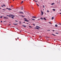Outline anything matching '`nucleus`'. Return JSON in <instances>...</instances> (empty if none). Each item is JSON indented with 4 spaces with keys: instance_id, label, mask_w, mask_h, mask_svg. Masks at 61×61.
I'll use <instances>...</instances> for the list:
<instances>
[{
    "instance_id": "nucleus-21",
    "label": "nucleus",
    "mask_w": 61,
    "mask_h": 61,
    "mask_svg": "<svg viewBox=\"0 0 61 61\" xmlns=\"http://www.w3.org/2000/svg\"><path fill=\"white\" fill-rule=\"evenodd\" d=\"M19 23L20 24H21V22L20 21H19Z\"/></svg>"
},
{
    "instance_id": "nucleus-60",
    "label": "nucleus",
    "mask_w": 61,
    "mask_h": 61,
    "mask_svg": "<svg viewBox=\"0 0 61 61\" xmlns=\"http://www.w3.org/2000/svg\"><path fill=\"white\" fill-rule=\"evenodd\" d=\"M20 32H21V31H20Z\"/></svg>"
},
{
    "instance_id": "nucleus-27",
    "label": "nucleus",
    "mask_w": 61,
    "mask_h": 61,
    "mask_svg": "<svg viewBox=\"0 0 61 61\" xmlns=\"http://www.w3.org/2000/svg\"><path fill=\"white\" fill-rule=\"evenodd\" d=\"M49 24H51V23L50 22H49Z\"/></svg>"
},
{
    "instance_id": "nucleus-17",
    "label": "nucleus",
    "mask_w": 61,
    "mask_h": 61,
    "mask_svg": "<svg viewBox=\"0 0 61 61\" xmlns=\"http://www.w3.org/2000/svg\"><path fill=\"white\" fill-rule=\"evenodd\" d=\"M43 19L45 20H46V18H44Z\"/></svg>"
},
{
    "instance_id": "nucleus-37",
    "label": "nucleus",
    "mask_w": 61,
    "mask_h": 61,
    "mask_svg": "<svg viewBox=\"0 0 61 61\" xmlns=\"http://www.w3.org/2000/svg\"><path fill=\"white\" fill-rule=\"evenodd\" d=\"M32 9H33V8L32 7Z\"/></svg>"
},
{
    "instance_id": "nucleus-6",
    "label": "nucleus",
    "mask_w": 61,
    "mask_h": 61,
    "mask_svg": "<svg viewBox=\"0 0 61 61\" xmlns=\"http://www.w3.org/2000/svg\"><path fill=\"white\" fill-rule=\"evenodd\" d=\"M19 13H20V14H24V13L23 12H21L20 11H19Z\"/></svg>"
},
{
    "instance_id": "nucleus-47",
    "label": "nucleus",
    "mask_w": 61,
    "mask_h": 61,
    "mask_svg": "<svg viewBox=\"0 0 61 61\" xmlns=\"http://www.w3.org/2000/svg\"><path fill=\"white\" fill-rule=\"evenodd\" d=\"M16 22H17V21H16V20H15V21Z\"/></svg>"
},
{
    "instance_id": "nucleus-38",
    "label": "nucleus",
    "mask_w": 61,
    "mask_h": 61,
    "mask_svg": "<svg viewBox=\"0 0 61 61\" xmlns=\"http://www.w3.org/2000/svg\"><path fill=\"white\" fill-rule=\"evenodd\" d=\"M47 31H50V30H48Z\"/></svg>"
},
{
    "instance_id": "nucleus-7",
    "label": "nucleus",
    "mask_w": 61,
    "mask_h": 61,
    "mask_svg": "<svg viewBox=\"0 0 61 61\" xmlns=\"http://www.w3.org/2000/svg\"><path fill=\"white\" fill-rule=\"evenodd\" d=\"M11 15V16H13V17H15V16L14 15Z\"/></svg>"
},
{
    "instance_id": "nucleus-64",
    "label": "nucleus",
    "mask_w": 61,
    "mask_h": 61,
    "mask_svg": "<svg viewBox=\"0 0 61 61\" xmlns=\"http://www.w3.org/2000/svg\"><path fill=\"white\" fill-rule=\"evenodd\" d=\"M38 20H39V19H38Z\"/></svg>"
},
{
    "instance_id": "nucleus-10",
    "label": "nucleus",
    "mask_w": 61,
    "mask_h": 61,
    "mask_svg": "<svg viewBox=\"0 0 61 61\" xmlns=\"http://www.w3.org/2000/svg\"><path fill=\"white\" fill-rule=\"evenodd\" d=\"M32 18H36V17L33 16H32Z\"/></svg>"
},
{
    "instance_id": "nucleus-53",
    "label": "nucleus",
    "mask_w": 61,
    "mask_h": 61,
    "mask_svg": "<svg viewBox=\"0 0 61 61\" xmlns=\"http://www.w3.org/2000/svg\"><path fill=\"white\" fill-rule=\"evenodd\" d=\"M54 41H56V40H54Z\"/></svg>"
},
{
    "instance_id": "nucleus-52",
    "label": "nucleus",
    "mask_w": 61,
    "mask_h": 61,
    "mask_svg": "<svg viewBox=\"0 0 61 61\" xmlns=\"http://www.w3.org/2000/svg\"><path fill=\"white\" fill-rule=\"evenodd\" d=\"M0 9H1V8L0 7Z\"/></svg>"
},
{
    "instance_id": "nucleus-12",
    "label": "nucleus",
    "mask_w": 61,
    "mask_h": 61,
    "mask_svg": "<svg viewBox=\"0 0 61 61\" xmlns=\"http://www.w3.org/2000/svg\"><path fill=\"white\" fill-rule=\"evenodd\" d=\"M6 17H4V18L5 19H6Z\"/></svg>"
},
{
    "instance_id": "nucleus-41",
    "label": "nucleus",
    "mask_w": 61,
    "mask_h": 61,
    "mask_svg": "<svg viewBox=\"0 0 61 61\" xmlns=\"http://www.w3.org/2000/svg\"><path fill=\"white\" fill-rule=\"evenodd\" d=\"M17 39H19V38L18 37L17 38Z\"/></svg>"
},
{
    "instance_id": "nucleus-40",
    "label": "nucleus",
    "mask_w": 61,
    "mask_h": 61,
    "mask_svg": "<svg viewBox=\"0 0 61 61\" xmlns=\"http://www.w3.org/2000/svg\"><path fill=\"white\" fill-rule=\"evenodd\" d=\"M1 6L3 7V5H2Z\"/></svg>"
},
{
    "instance_id": "nucleus-54",
    "label": "nucleus",
    "mask_w": 61,
    "mask_h": 61,
    "mask_svg": "<svg viewBox=\"0 0 61 61\" xmlns=\"http://www.w3.org/2000/svg\"><path fill=\"white\" fill-rule=\"evenodd\" d=\"M60 10L61 11V9Z\"/></svg>"
},
{
    "instance_id": "nucleus-59",
    "label": "nucleus",
    "mask_w": 61,
    "mask_h": 61,
    "mask_svg": "<svg viewBox=\"0 0 61 61\" xmlns=\"http://www.w3.org/2000/svg\"><path fill=\"white\" fill-rule=\"evenodd\" d=\"M24 0V1H25V0Z\"/></svg>"
},
{
    "instance_id": "nucleus-30",
    "label": "nucleus",
    "mask_w": 61,
    "mask_h": 61,
    "mask_svg": "<svg viewBox=\"0 0 61 61\" xmlns=\"http://www.w3.org/2000/svg\"><path fill=\"white\" fill-rule=\"evenodd\" d=\"M43 8H45V6H44V5H43Z\"/></svg>"
},
{
    "instance_id": "nucleus-13",
    "label": "nucleus",
    "mask_w": 61,
    "mask_h": 61,
    "mask_svg": "<svg viewBox=\"0 0 61 61\" xmlns=\"http://www.w3.org/2000/svg\"><path fill=\"white\" fill-rule=\"evenodd\" d=\"M55 26L56 27H57V26H58L57 25V24L55 25Z\"/></svg>"
},
{
    "instance_id": "nucleus-19",
    "label": "nucleus",
    "mask_w": 61,
    "mask_h": 61,
    "mask_svg": "<svg viewBox=\"0 0 61 61\" xmlns=\"http://www.w3.org/2000/svg\"><path fill=\"white\" fill-rule=\"evenodd\" d=\"M31 19H32V20H34V21H35V19H33L32 18H31Z\"/></svg>"
},
{
    "instance_id": "nucleus-42",
    "label": "nucleus",
    "mask_w": 61,
    "mask_h": 61,
    "mask_svg": "<svg viewBox=\"0 0 61 61\" xmlns=\"http://www.w3.org/2000/svg\"><path fill=\"white\" fill-rule=\"evenodd\" d=\"M6 19H8V18H7H7H6Z\"/></svg>"
},
{
    "instance_id": "nucleus-5",
    "label": "nucleus",
    "mask_w": 61,
    "mask_h": 61,
    "mask_svg": "<svg viewBox=\"0 0 61 61\" xmlns=\"http://www.w3.org/2000/svg\"><path fill=\"white\" fill-rule=\"evenodd\" d=\"M6 16H9V17H11V16H10V15H6Z\"/></svg>"
},
{
    "instance_id": "nucleus-48",
    "label": "nucleus",
    "mask_w": 61,
    "mask_h": 61,
    "mask_svg": "<svg viewBox=\"0 0 61 61\" xmlns=\"http://www.w3.org/2000/svg\"><path fill=\"white\" fill-rule=\"evenodd\" d=\"M25 23V21H24V22H23V23Z\"/></svg>"
},
{
    "instance_id": "nucleus-62",
    "label": "nucleus",
    "mask_w": 61,
    "mask_h": 61,
    "mask_svg": "<svg viewBox=\"0 0 61 61\" xmlns=\"http://www.w3.org/2000/svg\"><path fill=\"white\" fill-rule=\"evenodd\" d=\"M11 22H9V23H10Z\"/></svg>"
},
{
    "instance_id": "nucleus-2",
    "label": "nucleus",
    "mask_w": 61,
    "mask_h": 61,
    "mask_svg": "<svg viewBox=\"0 0 61 61\" xmlns=\"http://www.w3.org/2000/svg\"><path fill=\"white\" fill-rule=\"evenodd\" d=\"M6 9H8V10H12L11 9H10V8H6Z\"/></svg>"
},
{
    "instance_id": "nucleus-46",
    "label": "nucleus",
    "mask_w": 61,
    "mask_h": 61,
    "mask_svg": "<svg viewBox=\"0 0 61 61\" xmlns=\"http://www.w3.org/2000/svg\"><path fill=\"white\" fill-rule=\"evenodd\" d=\"M4 22H5V21H4Z\"/></svg>"
},
{
    "instance_id": "nucleus-45",
    "label": "nucleus",
    "mask_w": 61,
    "mask_h": 61,
    "mask_svg": "<svg viewBox=\"0 0 61 61\" xmlns=\"http://www.w3.org/2000/svg\"><path fill=\"white\" fill-rule=\"evenodd\" d=\"M54 30H53V32L54 31Z\"/></svg>"
},
{
    "instance_id": "nucleus-23",
    "label": "nucleus",
    "mask_w": 61,
    "mask_h": 61,
    "mask_svg": "<svg viewBox=\"0 0 61 61\" xmlns=\"http://www.w3.org/2000/svg\"><path fill=\"white\" fill-rule=\"evenodd\" d=\"M3 6L5 7V4H4L3 5Z\"/></svg>"
},
{
    "instance_id": "nucleus-28",
    "label": "nucleus",
    "mask_w": 61,
    "mask_h": 61,
    "mask_svg": "<svg viewBox=\"0 0 61 61\" xmlns=\"http://www.w3.org/2000/svg\"><path fill=\"white\" fill-rule=\"evenodd\" d=\"M56 34H58V33H56Z\"/></svg>"
},
{
    "instance_id": "nucleus-4",
    "label": "nucleus",
    "mask_w": 61,
    "mask_h": 61,
    "mask_svg": "<svg viewBox=\"0 0 61 61\" xmlns=\"http://www.w3.org/2000/svg\"><path fill=\"white\" fill-rule=\"evenodd\" d=\"M41 14H42V15H43V14H44V13L42 11V10H41Z\"/></svg>"
},
{
    "instance_id": "nucleus-32",
    "label": "nucleus",
    "mask_w": 61,
    "mask_h": 61,
    "mask_svg": "<svg viewBox=\"0 0 61 61\" xmlns=\"http://www.w3.org/2000/svg\"><path fill=\"white\" fill-rule=\"evenodd\" d=\"M38 28H40V27H39V26H38Z\"/></svg>"
},
{
    "instance_id": "nucleus-39",
    "label": "nucleus",
    "mask_w": 61,
    "mask_h": 61,
    "mask_svg": "<svg viewBox=\"0 0 61 61\" xmlns=\"http://www.w3.org/2000/svg\"><path fill=\"white\" fill-rule=\"evenodd\" d=\"M3 21H1V23H2V22Z\"/></svg>"
},
{
    "instance_id": "nucleus-18",
    "label": "nucleus",
    "mask_w": 61,
    "mask_h": 61,
    "mask_svg": "<svg viewBox=\"0 0 61 61\" xmlns=\"http://www.w3.org/2000/svg\"><path fill=\"white\" fill-rule=\"evenodd\" d=\"M52 35H53V36H56L55 35L53 34H52Z\"/></svg>"
},
{
    "instance_id": "nucleus-44",
    "label": "nucleus",
    "mask_w": 61,
    "mask_h": 61,
    "mask_svg": "<svg viewBox=\"0 0 61 61\" xmlns=\"http://www.w3.org/2000/svg\"><path fill=\"white\" fill-rule=\"evenodd\" d=\"M27 24H29V23H27Z\"/></svg>"
},
{
    "instance_id": "nucleus-63",
    "label": "nucleus",
    "mask_w": 61,
    "mask_h": 61,
    "mask_svg": "<svg viewBox=\"0 0 61 61\" xmlns=\"http://www.w3.org/2000/svg\"><path fill=\"white\" fill-rule=\"evenodd\" d=\"M41 0V1L42 0Z\"/></svg>"
},
{
    "instance_id": "nucleus-35",
    "label": "nucleus",
    "mask_w": 61,
    "mask_h": 61,
    "mask_svg": "<svg viewBox=\"0 0 61 61\" xmlns=\"http://www.w3.org/2000/svg\"><path fill=\"white\" fill-rule=\"evenodd\" d=\"M35 2H37V1H36V0L35 1Z\"/></svg>"
},
{
    "instance_id": "nucleus-8",
    "label": "nucleus",
    "mask_w": 61,
    "mask_h": 61,
    "mask_svg": "<svg viewBox=\"0 0 61 61\" xmlns=\"http://www.w3.org/2000/svg\"><path fill=\"white\" fill-rule=\"evenodd\" d=\"M35 29H36L37 30H39V29L38 28H35Z\"/></svg>"
},
{
    "instance_id": "nucleus-57",
    "label": "nucleus",
    "mask_w": 61,
    "mask_h": 61,
    "mask_svg": "<svg viewBox=\"0 0 61 61\" xmlns=\"http://www.w3.org/2000/svg\"><path fill=\"white\" fill-rule=\"evenodd\" d=\"M60 25H61V24L60 23Z\"/></svg>"
},
{
    "instance_id": "nucleus-24",
    "label": "nucleus",
    "mask_w": 61,
    "mask_h": 61,
    "mask_svg": "<svg viewBox=\"0 0 61 61\" xmlns=\"http://www.w3.org/2000/svg\"><path fill=\"white\" fill-rule=\"evenodd\" d=\"M47 12H49V10H47Z\"/></svg>"
},
{
    "instance_id": "nucleus-61",
    "label": "nucleus",
    "mask_w": 61,
    "mask_h": 61,
    "mask_svg": "<svg viewBox=\"0 0 61 61\" xmlns=\"http://www.w3.org/2000/svg\"><path fill=\"white\" fill-rule=\"evenodd\" d=\"M59 3V2H57V3Z\"/></svg>"
},
{
    "instance_id": "nucleus-51",
    "label": "nucleus",
    "mask_w": 61,
    "mask_h": 61,
    "mask_svg": "<svg viewBox=\"0 0 61 61\" xmlns=\"http://www.w3.org/2000/svg\"><path fill=\"white\" fill-rule=\"evenodd\" d=\"M9 25H11V24H9Z\"/></svg>"
},
{
    "instance_id": "nucleus-1",
    "label": "nucleus",
    "mask_w": 61,
    "mask_h": 61,
    "mask_svg": "<svg viewBox=\"0 0 61 61\" xmlns=\"http://www.w3.org/2000/svg\"><path fill=\"white\" fill-rule=\"evenodd\" d=\"M24 19H25L24 20L25 21H26V22H29V20H27L26 18H24Z\"/></svg>"
},
{
    "instance_id": "nucleus-15",
    "label": "nucleus",
    "mask_w": 61,
    "mask_h": 61,
    "mask_svg": "<svg viewBox=\"0 0 61 61\" xmlns=\"http://www.w3.org/2000/svg\"><path fill=\"white\" fill-rule=\"evenodd\" d=\"M54 4L55 3H53L51 4V5H54Z\"/></svg>"
},
{
    "instance_id": "nucleus-31",
    "label": "nucleus",
    "mask_w": 61,
    "mask_h": 61,
    "mask_svg": "<svg viewBox=\"0 0 61 61\" xmlns=\"http://www.w3.org/2000/svg\"><path fill=\"white\" fill-rule=\"evenodd\" d=\"M21 3H23V1H22L21 2Z\"/></svg>"
},
{
    "instance_id": "nucleus-20",
    "label": "nucleus",
    "mask_w": 61,
    "mask_h": 61,
    "mask_svg": "<svg viewBox=\"0 0 61 61\" xmlns=\"http://www.w3.org/2000/svg\"><path fill=\"white\" fill-rule=\"evenodd\" d=\"M13 24L14 25H17V24L14 23Z\"/></svg>"
},
{
    "instance_id": "nucleus-33",
    "label": "nucleus",
    "mask_w": 61,
    "mask_h": 61,
    "mask_svg": "<svg viewBox=\"0 0 61 61\" xmlns=\"http://www.w3.org/2000/svg\"><path fill=\"white\" fill-rule=\"evenodd\" d=\"M36 4L37 5H38V6H39V5L38 4Z\"/></svg>"
},
{
    "instance_id": "nucleus-34",
    "label": "nucleus",
    "mask_w": 61,
    "mask_h": 61,
    "mask_svg": "<svg viewBox=\"0 0 61 61\" xmlns=\"http://www.w3.org/2000/svg\"><path fill=\"white\" fill-rule=\"evenodd\" d=\"M23 7H22V8H21V10H23Z\"/></svg>"
},
{
    "instance_id": "nucleus-55",
    "label": "nucleus",
    "mask_w": 61,
    "mask_h": 61,
    "mask_svg": "<svg viewBox=\"0 0 61 61\" xmlns=\"http://www.w3.org/2000/svg\"><path fill=\"white\" fill-rule=\"evenodd\" d=\"M14 0H13V1H14Z\"/></svg>"
},
{
    "instance_id": "nucleus-50",
    "label": "nucleus",
    "mask_w": 61,
    "mask_h": 61,
    "mask_svg": "<svg viewBox=\"0 0 61 61\" xmlns=\"http://www.w3.org/2000/svg\"><path fill=\"white\" fill-rule=\"evenodd\" d=\"M11 7H12L13 6L12 5H11Z\"/></svg>"
},
{
    "instance_id": "nucleus-3",
    "label": "nucleus",
    "mask_w": 61,
    "mask_h": 61,
    "mask_svg": "<svg viewBox=\"0 0 61 61\" xmlns=\"http://www.w3.org/2000/svg\"><path fill=\"white\" fill-rule=\"evenodd\" d=\"M20 17H22L23 18V17H25V16H23V15H21Z\"/></svg>"
},
{
    "instance_id": "nucleus-14",
    "label": "nucleus",
    "mask_w": 61,
    "mask_h": 61,
    "mask_svg": "<svg viewBox=\"0 0 61 61\" xmlns=\"http://www.w3.org/2000/svg\"><path fill=\"white\" fill-rule=\"evenodd\" d=\"M40 19L41 20H43V18L42 17H41V18Z\"/></svg>"
},
{
    "instance_id": "nucleus-43",
    "label": "nucleus",
    "mask_w": 61,
    "mask_h": 61,
    "mask_svg": "<svg viewBox=\"0 0 61 61\" xmlns=\"http://www.w3.org/2000/svg\"><path fill=\"white\" fill-rule=\"evenodd\" d=\"M36 27H38V26H36Z\"/></svg>"
},
{
    "instance_id": "nucleus-26",
    "label": "nucleus",
    "mask_w": 61,
    "mask_h": 61,
    "mask_svg": "<svg viewBox=\"0 0 61 61\" xmlns=\"http://www.w3.org/2000/svg\"><path fill=\"white\" fill-rule=\"evenodd\" d=\"M2 10H4V11H5V10H5V9H2Z\"/></svg>"
},
{
    "instance_id": "nucleus-22",
    "label": "nucleus",
    "mask_w": 61,
    "mask_h": 61,
    "mask_svg": "<svg viewBox=\"0 0 61 61\" xmlns=\"http://www.w3.org/2000/svg\"><path fill=\"white\" fill-rule=\"evenodd\" d=\"M0 18H2V17H3V16H1L0 17Z\"/></svg>"
},
{
    "instance_id": "nucleus-58",
    "label": "nucleus",
    "mask_w": 61,
    "mask_h": 61,
    "mask_svg": "<svg viewBox=\"0 0 61 61\" xmlns=\"http://www.w3.org/2000/svg\"><path fill=\"white\" fill-rule=\"evenodd\" d=\"M59 3H60V1H59Z\"/></svg>"
},
{
    "instance_id": "nucleus-16",
    "label": "nucleus",
    "mask_w": 61,
    "mask_h": 61,
    "mask_svg": "<svg viewBox=\"0 0 61 61\" xmlns=\"http://www.w3.org/2000/svg\"><path fill=\"white\" fill-rule=\"evenodd\" d=\"M53 11H56V10H55V9H53Z\"/></svg>"
},
{
    "instance_id": "nucleus-25",
    "label": "nucleus",
    "mask_w": 61,
    "mask_h": 61,
    "mask_svg": "<svg viewBox=\"0 0 61 61\" xmlns=\"http://www.w3.org/2000/svg\"><path fill=\"white\" fill-rule=\"evenodd\" d=\"M11 17L12 18V19H14V17Z\"/></svg>"
},
{
    "instance_id": "nucleus-56",
    "label": "nucleus",
    "mask_w": 61,
    "mask_h": 61,
    "mask_svg": "<svg viewBox=\"0 0 61 61\" xmlns=\"http://www.w3.org/2000/svg\"><path fill=\"white\" fill-rule=\"evenodd\" d=\"M40 37H40V36H39Z\"/></svg>"
},
{
    "instance_id": "nucleus-36",
    "label": "nucleus",
    "mask_w": 61,
    "mask_h": 61,
    "mask_svg": "<svg viewBox=\"0 0 61 61\" xmlns=\"http://www.w3.org/2000/svg\"><path fill=\"white\" fill-rule=\"evenodd\" d=\"M33 25H35V24H33Z\"/></svg>"
},
{
    "instance_id": "nucleus-49",
    "label": "nucleus",
    "mask_w": 61,
    "mask_h": 61,
    "mask_svg": "<svg viewBox=\"0 0 61 61\" xmlns=\"http://www.w3.org/2000/svg\"><path fill=\"white\" fill-rule=\"evenodd\" d=\"M60 15H61V13H60Z\"/></svg>"
},
{
    "instance_id": "nucleus-9",
    "label": "nucleus",
    "mask_w": 61,
    "mask_h": 61,
    "mask_svg": "<svg viewBox=\"0 0 61 61\" xmlns=\"http://www.w3.org/2000/svg\"><path fill=\"white\" fill-rule=\"evenodd\" d=\"M22 26H24V27H26V26L25 25H22Z\"/></svg>"
},
{
    "instance_id": "nucleus-11",
    "label": "nucleus",
    "mask_w": 61,
    "mask_h": 61,
    "mask_svg": "<svg viewBox=\"0 0 61 61\" xmlns=\"http://www.w3.org/2000/svg\"><path fill=\"white\" fill-rule=\"evenodd\" d=\"M54 17H52L51 18V19L52 20H53V19H54Z\"/></svg>"
},
{
    "instance_id": "nucleus-29",
    "label": "nucleus",
    "mask_w": 61,
    "mask_h": 61,
    "mask_svg": "<svg viewBox=\"0 0 61 61\" xmlns=\"http://www.w3.org/2000/svg\"><path fill=\"white\" fill-rule=\"evenodd\" d=\"M29 27L31 28H32V27L31 26H29Z\"/></svg>"
}]
</instances>
